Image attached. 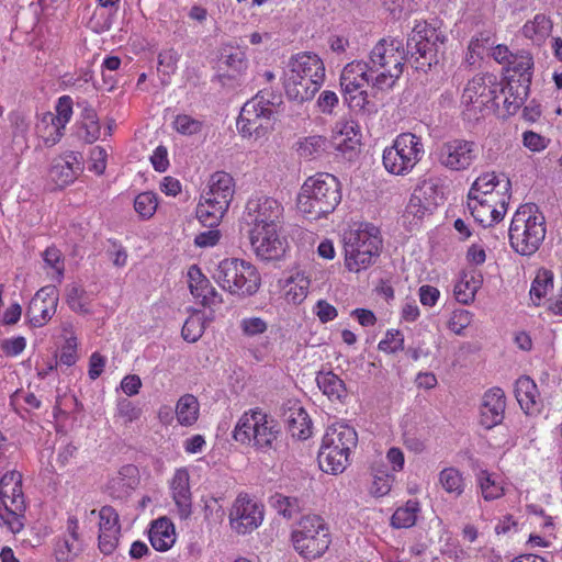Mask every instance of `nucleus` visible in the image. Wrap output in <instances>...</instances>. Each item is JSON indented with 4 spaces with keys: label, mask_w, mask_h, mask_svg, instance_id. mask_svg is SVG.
I'll use <instances>...</instances> for the list:
<instances>
[{
    "label": "nucleus",
    "mask_w": 562,
    "mask_h": 562,
    "mask_svg": "<svg viewBox=\"0 0 562 562\" xmlns=\"http://www.w3.org/2000/svg\"><path fill=\"white\" fill-rule=\"evenodd\" d=\"M289 428L292 436L299 439H307L312 435L311 420L303 408L297 409L296 417L291 415Z\"/></svg>",
    "instance_id": "obj_47"
},
{
    "label": "nucleus",
    "mask_w": 562,
    "mask_h": 562,
    "mask_svg": "<svg viewBox=\"0 0 562 562\" xmlns=\"http://www.w3.org/2000/svg\"><path fill=\"white\" fill-rule=\"evenodd\" d=\"M546 234V216L537 204L526 203L516 210L508 229L509 243L516 252L522 256L535 254Z\"/></svg>",
    "instance_id": "obj_3"
},
{
    "label": "nucleus",
    "mask_w": 562,
    "mask_h": 562,
    "mask_svg": "<svg viewBox=\"0 0 562 562\" xmlns=\"http://www.w3.org/2000/svg\"><path fill=\"white\" fill-rule=\"evenodd\" d=\"M521 31L525 37L541 43L550 35L552 21L544 14H537L533 20L525 23Z\"/></svg>",
    "instance_id": "obj_36"
},
{
    "label": "nucleus",
    "mask_w": 562,
    "mask_h": 562,
    "mask_svg": "<svg viewBox=\"0 0 562 562\" xmlns=\"http://www.w3.org/2000/svg\"><path fill=\"white\" fill-rule=\"evenodd\" d=\"M404 335L398 329H387L379 341L378 349L386 355H393L404 349Z\"/></svg>",
    "instance_id": "obj_45"
},
{
    "label": "nucleus",
    "mask_w": 562,
    "mask_h": 562,
    "mask_svg": "<svg viewBox=\"0 0 562 562\" xmlns=\"http://www.w3.org/2000/svg\"><path fill=\"white\" fill-rule=\"evenodd\" d=\"M157 198L153 192L139 193L134 200V209L142 218H150L157 210Z\"/></svg>",
    "instance_id": "obj_50"
},
{
    "label": "nucleus",
    "mask_w": 562,
    "mask_h": 562,
    "mask_svg": "<svg viewBox=\"0 0 562 562\" xmlns=\"http://www.w3.org/2000/svg\"><path fill=\"white\" fill-rule=\"evenodd\" d=\"M228 209L202 199L196 206V217L206 227L217 226Z\"/></svg>",
    "instance_id": "obj_37"
},
{
    "label": "nucleus",
    "mask_w": 562,
    "mask_h": 562,
    "mask_svg": "<svg viewBox=\"0 0 562 562\" xmlns=\"http://www.w3.org/2000/svg\"><path fill=\"white\" fill-rule=\"evenodd\" d=\"M440 486L453 497H460L465 491V479L462 472L454 467H447L438 474Z\"/></svg>",
    "instance_id": "obj_34"
},
{
    "label": "nucleus",
    "mask_w": 562,
    "mask_h": 562,
    "mask_svg": "<svg viewBox=\"0 0 562 562\" xmlns=\"http://www.w3.org/2000/svg\"><path fill=\"white\" fill-rule=\"evenodd\" d=\"M169 490L179 517L188 518L192 512V493L190 473L187 468H179L175 471L169 480Z\"/></svg>",
    "instance_id": "obj_20"
},
{
    "label": "nucleus",
    "mask_w": 562,
    "mask_h": 562,
    "mask_svg": "<svg viewBox=\"0 0 562 562\" xmlns=\"http://www.w3.org/2000/svg\"><path fill=\"white\" fill-rule=\"evenodd\" d=\"M510 180L505 175L497 176L495 172H486L474 181L468 196L499 199L502 194H510Z\"/></svg>",
    "instance_id": "obj_22"
},
{
    "label": "nucleus",
    "mask_w": 562,
    "mask_h": 562,
    "mask_svg": "<svg viewBox=\"0 0 562 562\" xmlns=\"http://www.w3.org/2000/svg\"><path fill=\"white\" fill-rule=\"evenodd\" d=\"M434 191L435 184L432 182H424L423 186L414 191L407 205V212L412 213L416 217H423L427 211H430L432 205L437 204L435 201L429 202L426 196L428 192Z\"/></svg>",
    "instance_id": "obj_35"
},
{
    "label": "nucleus",
    "mask_w": 562,
    "mask_h": 562,
    "mask_svg": "<svg viewBox=\"0 0 562 562\" xmlns=\"http://www.w3.org/2000/svg\"><path fill=\"white\" fill-rule=\"evenodd\" d=\"M280 435L278 422L260 408L245 412L233 430L237 442L263 453L277 448Z\"/></svg>",
    "instance_id": "obj_4"
},
{
    "label": "nucleus",
    "mask_w": 562,
    "mask_h": 562,
    "mask_svg": "<svg viewBox=\"0 0 562 562\" xmlns=\"http://www.w3.org/2000/svg\"><path fill=\"white\" fill-rule=\"evenodd\" d=\"M82 171V165L75 153H70L65 159L54 162L49 170V177L58 187L71 183Z\"/></svg>",
    "instance_id": "obj_28"
},
{
    "label": "nucleus",
    "mask_w": 562,
    "mask_h": 562,
    "mask_svg": "<svg viewBox=\"0 0 562 562\" xmlns=\"http://www.w3.org/2000/svg\"><path fill=\"white\" fill-rule=\"evenodd\" d=\"M507 70L518 75L515 85L530 88L533 70L532 55L525 49L518 50L507 65Z\"/></svg>",
    "instance_id": "obj_32"
},
{
    "label": "nucleus",
    "mask_w": 562,
    "mask_h": 562,
    "mask_svg": "<svg viewBox=\"0 0 562 562\" xmlns=\"http://www.w3.org/2000/svg\"><path fill=\"white\" fill-rule=\"evenodd\" d=\"M283 211L282 204L273 198L254 196L246 204L244 220L252 228L280 227Z\"/></svg>",
    "instance_id": "obj_12"
},
{
    "label": "nucleus",
    "mask_w": 562,
    "mask_h": 562,
    "mask_svg": "<svg viewBox=\"0 0 562 562\" xmlns=\"http://www.w3.org/2000/svg\"><path fill=\"white\" fill-rule=\"evenodd\" d=\"M554 291V283H532L529 294L535 305H540L544 297H549Z\"/></svg>",
    "instance_id": "obj_63"
},
{
    "label": "nucleus",
    "mask_w": 562,
    "mask_h": 562,
    "mask_svg": "<svg viewBox=\"0 0 562 562\" xmlns=\"http://www.w3.org/2000/svg\"><path fill=\"white\" fill-rule=\"evenodd\" d=\"M446 36L441 31L420 21L415 24L407 38V50L402 41L393 37L380 40L370 53V72L378 75L372 86L379 90L392 89L403 74L406 57L416 70L427 72L439 63V52Z\"/></svg>",
    "instance_id": "obj_1"
},
{
    "label": "nucleus",
    "mask_w": 562,
    "mask_h": 562,
    "mask_svg": "<svg viewBox=\"0 0 562 562\" xmlns=\"http://www.w3.org/2000/svg\"><path fill=\"white\" fill-rule=\"evenodd\" d=\"M0 527H8L14 533L23 528L21 517L26 509L22 491V474L9 471L0 479Z\"/></svg>",
    "instance_id": "obj_9"
},
{
    "label": "nucleus",
    "mask_w": 562,
    "mask_h": 562,
    "mask_svg": "<svg viewBox=\"0 0 562 562\" xmlns=\"http://www.w3.org/2000/svg\"><path fill=\"white\" fill-rule=\"evenodd\" d=\"M149 541L157 551L165 552L176 542V530L170 519L160 517L151 522Z\"/></svg>",
    "instance_id": "obj_29"
},
{
    "label": "nucleus",
    "mask_w": 562,
    "mask_h": 562,
    "mask_svg": "<svg viewBox=\"0 0 562 562\" xmlns=\"http://www.w3.org/2000/svg\"><path fill=\"white\" fill-rule=\"evenodd\" d=\"M99 119L81 123L79 137L88 144L94 143L100 137Z\"/></svg>",
    "instance_id": "obj_61"
},
{
    "label": "nucleus",
    "mask_w": 562,
    "mask_h": 562,
    "mask_svg": "<svg viewBox=\"0 0 562 562\" xmlns=\"http://www.w3.org/2000/svg\"><path fill=\"white\" fill-rule=\"evenodd\" d=\"M345 266L349 271L359 272L378 259L382 248L380 229L369 223L345 232Z\"/></svg>",
    "instance_id": "obj_6"
},
{
    "label": "nucleus",
    "mask_w": 562,
    "mask_h": 562,
    "mask_svg": "<svg viewBox=\"0 0 562 562\" xmlns=\"http://www.w3.org/2000/svg\"><path fill=\"white\" fill-rule=\"evenodd\" d=\"M270 506L284 518H293L300 510L297 498L276 493L269 498Z\"/></svg>",
    "instance_id": "obj_44"
},
{
    "label": "nucleus",
    "mask_w": 562,
    "mask_h": 562,
    "mask_svg": "<svg viewBox=\"0 0 562 562\" xmlns=\"http://www.w3.org/2000/svg\"><path fill=\"white\" fill-rule=\"evenodd\" d=\"M295 551L308 560L321 558L331 543L328 524L318 515L303 516L292 530Z\"/></svg>",
    "instance_id": "obj_7"
},
{
    "label": "nucleus",
    "mask_w": 562,
    "mask_h": 562,
    "mask_svg": "<svg viewBox=\"0 0 562 562\" xmlns=\"http://www.w3.org/2000/svg\"><path fill=\"white\" fill-rule=\"evenodd\" d=\"M506 407L505 393L499 387H493L483 395L480 407V420L482 426L491 429L504 419Z\"/></svg>",
    "instance_id": "obj_21"
},
{
    "label": "nucleus",
    "mask_w": 562,
    "mask_h": 562,
    "mask_svg": "<svg viewBox=\"0 0 562 562\" xmlns=\"http://www.w3.org/2000/svg\"><path fill=\"white\" fill-rule=\"evenodd\" d=\"M280 227L251 228L250 244L255 252L262 260H276L284 254V243L278 235Z\"/></svg>",
    "instance_id": "obj_16"
},
{
    "label": "nucleus",
    "mask_w": 562,
    "mask_h": 562,
    "mask_svg": "<svg viewBox=\"0 0 562 562\" xmlns=\"http://www.w3.org/2000/svg\"><path fill=\"white\" fill-rule=\"evenodd\" d=\"M67 302L71 310L76 312H87L89 296L86 294L81 285L72 283L67 290Z\"/></svg>",
    "instance_id": "obj_53"
},
{
    "label": "nucleus",
    "mask_w": 562,
    "mask_h": 562,
    "mask_svg": "<svg viewBox=\"0 0 562 562\" xmlns=\"http://www.w3.org/2000/svg\"><path fill=\"white\" fill-rule=\"evenodd\" d=\"M115 416L124 424H130L140 416V409L127 398H120L116 403Z\"/></svg>",
    "instance_id": "obj_56"
},
{
    "label": "nucleus",
    "mask_w": 562,
    "mask_h": 562,
    "mask_svg": "<svg viewBox=\"0 0 562 562\" xmlns=\"http://www.w3.org/2000/svg\"><path fill=\"white\" fill-rule=\"evenodd\" d=\"M65 342L60 349L59 355V363L65 364L67 367L74 366L78 360V340L74 335L72 326L70 324H65L63 327Z\"/></svg>",
    "instance_id": "obj_43"
},
{
    "label": "nucleus",
    "mask_w": 562,
    "mask_h": 562,
    "mask_svg": "<svg viewBox=\"0 0 562 562\" xmlns=\"http://www.w3.org/2000/svg\"><path fill=\"white\" fill-rule=\"evenodd\" d=\"M273 101L257 94L247 101L237 119V128L244 137H263L272 127Z\"/></svg>",
    "instance_id": "obj_10"
},
{
    "label": "nucleus",
    "mask_w": 562,
    "mask_h": 562,
    "mask_svg": "<svg viewBox=\"0 0 562 562\" xmlns=\"http://www.w3.org/2000/svg\"><path fill=\"white\" fill-rule=\"evenodd\" d=\"M509 200L510 194L506 193L502 194L499 199L468 196V209L477 223L487 227L504 218Z\"/></svg>",
    "instance_id": "obj_15"
},
{
    "label": "nucleus",
    "mask_w": 562,
    "mask_h": 562,
    "mask_svg": "<svg viewBox=\"0 0 562 562\" xmlns=\"http://www.w3.org/2000/svg\"><path fill=\"white\" fill-rule=\"evenodd\" d=\"M370 66L364 61L347 64L340 75V87L344 95L361 90L370 80Z\"/></svg>",
    "instance_id": "obj_25"
},
{
    "label": "nucleus",
    "mask_w": 562,
    "mask_h": 562,
    "mask_svg": "<svg viewBox=\"0 0 562 562\" xmlns=\"http://www.w3.org/2000/svg\"><path fill=\"white\" fill-rule=\"evenodd\" d=\"M234 193L235 184L233 177L225 171H216L211 176L209 190L202 195V199L228 209Z\"/></svg>",
    "instance_id": "obj_23"
},
{
    "label": "nucleus",
    "mask_w": 562,
    "mask_h": 562,
    "mask_svg": "<svg viewBox=\"0 0 562 562\" xmlns=\"http://www.w3.org/2000/svg\"><path fill=\"white\" fill-rule=\"evenodd\" d=\"M106 158L108 154L104 148L100 146L93 147L90 151V170L94 171L97 175H103L106 168Z\"/></svg>",
    "instance_id": "obj_62"
},
{
    "label": "nucleus",
    "mask_w": 562,
    "mask_h": 562,
    "mask_svg": "<svg viewBox=\"0 0 562 562\" xmlns=\"http://www.w3.org/2000/svg\"><path fill=\"white\" fill-rule=\"evenodd\" d=\"M318 390L331 403H346L348 389L345 381L331 370H321L315 378Z\"/></svg>",
    "instance_id": "obj_24"
},
{
    "label": "nucleus",
    "mask_w": 562,
    "mask_h": 562,
    "mask_svg": "<svg viewBox=\"0 0 562 562\" xmlns=\"http://www.w3.org/2000/svg\"><path fill=\"white\" fill-rule=\"evenodd\" d=\"M515 396L520 407L527 414H532L538 409L537 406L540 394L537 384L529 376L522 375L517 379L515 383Z\"/></svg>",
    "instance_id": "obj_30"
},
{
    "label": "nucleus",
    "mask_w": 562,
    "mask_h": 562,
    "mask_svg": "<svg viewBox=\"0 0 562 562\" xmlns=\"http://www.w3.org/2000/svg\"><path fill=\"white\" fill-rule=\"evenodd\" d=\"M424 153L422 137L409 132L401 133L393 145L383 150V166L392 175L406 176L422 160Z\"/></svg>",
    "instance_id": "obj_8"
},
{
    "label": "nucleus",
    "mask_w": 562,
    "mask_h": 562,
    "mask_svg": "<svg viewBox=\"0 0 562 562\" xmlns=\"http://www.w3.org/2000/svg\"><path fill=\"white\" fill-rule=\"evenodd\" d=\"M82 549L80 538L66 536L56 544V555L59 561H67L76 557Z\"/></svg>",
    "instance_id": "obj_49"
},
{
    "label": "nucleus",
    "mask_w": 562,
    "mask_h": 562,
    "mask_svg": "<svg viewBox=\"0 0 562 562\" xmlns=\"http://www.w3.org/2000/svg\"><path fill=\"white\" fill-rule=\"evenodd\" d=\"M121 526L116 510L111 506H103L99 510V537L98 546L100 551L105 554H112L120 541Z\"/></svg>",
    "instance_id": "obj_17"
},
{
    "label": "nucleus",
    "mask_w": 562,
    "mask_h": 562,
    "mask_svg": "<svg viewBox=\"0 0 562 562\" xmlns=\"http://www.w3.org/2000/svg\"><path fill=\"white\" fill-rule=\"evenodd\" d=\"M285 75L292 78H307L314 80L325 79V66L322 58L312 52H302L290 57Z\"/></svg>",
    "instance_id": "obj_19"
},
{
    "label": "nucleus",
    "mask_w": 562,
    "mask_h": 562,
    "mask_svg": "<svg viewBox=\"0 0 562 562\" xmlns=\"http://www.w3.org/2000/svg\"><path fill=\"white\" fill-rule=\"evenodd\" d=\"M356 429L344 423L327 427L318 452V462L326 473H342L350 461V453L357 447Z\"/></svg>",
    "instance_id": "obj_5"
},
{
    "label": "nucleus",
    "mask_w": 562,
    "mask_h": 562,
    "mask_svg": "<svg viewBox=\"0 0 562 562\" xmlns=\"http://www.w3.org/2000/svg\"><path fill=\"white\" fill-rule=\"evenodd\" d=\"M324 81L307 78H292L290 75L283 74V87L286 97L291 101L303 103L314 98Z\"/></svg>",
    "instance_id": "obj_26"
},
{
    "label": "nucleus",
    "mask_w": 562,
    "mask_h": 562,
    "mask_svg": "<svg viewBox=\"0 0 562 562\" xmlns=\"http://www.w3.org/2000/svg\"><path fill=\"white\" fill-rule=\"evenodd\" d=\"M190 292L196 303L204 307L214 308L222 303L221 293L212 285V283H189Z\"/></svg>",
    "instance_id": "obj_40"
},
{
    "label": "nucleus",
    "mask_w": 562,
    "mask_h": 562,
    "mask_svg": "<svg viewBox=\"0 0 562 562\" xmlns=\"http://www.w3.org/2000/svg\"><path fill=\"white\" fill-rule=\"evenodd\" d=\"M497 89L498 86L493 82L492 76L477 75L469 80L461 95L464 114L469 119L479 120L485 110L498 108Z\"/></svg>",
    "instance_id": "obj_11"
},
{
    "label": "nucleus",
    "mask_w": 562,
    "mask_h": 562,
    "mask_svg": "<svg viewBox=\"0 0 562 562\" xmlns=\"http://www.w3.org/2000/svg\"><path fill=\"white\" fill-rule=\"evenodd\" d=\"M43 260L47 267H50L54 270L53 277H64V258L61 251L57 247H47L46 250L43 252Z\"/></svg>",
    "instance_id": "obj_54"
},
{
    "label": "nucleus",
    "mask_w": 562,
    "mask_h": 562,
    "mask_svg": "<svg viewBox=\"0 0 562 562\" xmlns=\"http://www.w3.org/2000/svg\"><path fill=\"white\" fill-rule=\"evenodd\" d=\"M394 483V476L386 471L378 470L373 473L370 493L375 497H382L390 493Z\"/></svg>",
    "instance_id": "obj_51"
},
{
    "label": "nucleus",
    "mask_w": 562,
    "mask_h": 562,
    "mask_svg": "<svg viewBox=\"0 0 562 562\" xmlns=\"http://www.w3.org/2000/svg\"><path fill=\"white\" fill-rule=\"evenodd\" d=\"M205 330V322L199 316L189 317L182 326V337L188 342L198 341Z\"/></svg>",
    "instance_id": "obj_52"
},
{
    "label": "nucleus",
    "mask_w": 562,
    "mask_h": 562,
    "mask_svg": "<svg viewBox=\"0 0 562 562\" xmlns=\"http://www.w3.org/2000/svg\"><path fill=\"white\" fill-rule=\"evenodd\" d=\"M515 76H510L508 79L507 87L505 89H501L502 92L507 90V94L504 99V108L508 114H515L524 101L529 95L530 88L520 87L515 85Z\"/></svg>",
    "instance_id": "obj_39"
},
{
    "label": "nucleus",
    "mask_w": 562,
    "mask_h": 562,
    "mask_svg": "<svg viewBox=\"0 0 562 562\" xmlns=\"http://www.w3.org/2000/svg\"><path fill=\"white\" fill-rule=\"evenodd\" d=\"M341 184L327 172L308 177L297 194L296 207L310 221L331 214L341 202Z\"/></svg>",
    "instance_id": "obj_2"
},
{
    "label": "nucleus",
    "mask_w": 562,
    "mask_h": 562,
    "mask_svg": "<svg viewBox=\"0 0 562 562\" xmlns=\"http://www.w3.org/2000/svg\"><path fill=\"white\" fill-rule=\"evenodd\" d=\"M137 468L133 464L122 467L108 482L106 488L110 494L117 498L127 494L137 484Z\"/></svg>",
    "instance_id": "obj_31"
},
{
    "label": "nucleus",
    "mask_w": 562,
    "mask_h": 562,
    "mask_svg": "<svg viewBox=\"0 0 562 562\" xmlns=\"http://www.w3.org/2000/svg\"><path fill=\"white\" fill-rule=\"evenodd\" d=\"M218 280L223 281H256L259 279L257 269L243 259H226L218 267Z\"/></svg>",
    "instance_id": "obj_27"
},
{
    "label": "nucleus",
    "mask_w": 562,
    "mask_h": 562,
    "mask_svg": "<svg viewBox=\"0 0 562 562\" xmlns=\"http://www.w3.org/2000/svg\"><path fill=\"white\" fill-rule=\"evenodd\" d=\"M267 328V323L260 317H248L240 321V329L246 336L263 334Z\"/></svg>",
    "instance_id": "obj_59"
},
{
    "label": "nucleus",
    "mask_w": 562,
    "mask_h": 562,
    "mask_svg": "<svg viewBox=\"0 0 562 562\" xmlns=\"http://www.w3.org/2000/svg\"><path fill=\"white\" fill-rule=\"evenodd\" d=\"M338 101V95L334 91L325 90L319 94L317 105L323 113L330 114Z\"/></svg>",
    "instance_id": "obj_64"
},
{
    "label": "nucleus",
    "mask_w": 562,
    "mask_h": 562,
    "mask_svg": "<svg viewBox=\"0 0 562 562\" xmlns=\"http://www.w3.org/2000/svg\"><path fill=\"white\" fill-rule=\"evenodd\" d=\"M175 128L183 135H193L201 132L202 123L187 114H180L175 120Z\"/></svg>",
    "instance_id": "obj_57"
},
{
    "label": "nucleus",
    "mask_w": 562,
    "mask_h": 562,
    "mask_svg": "<svg viewBox=\"0 0 562 562\" xmlns=\"http://www.w3.org/2000/svg\"><path fill=\"white\" fill-rule=\"evenodd\" d=\"M473 319V314L467 310H456L452 312L449 322L448 328L453 331L456 335H463L465 328L470 326Z\"/></svg>",
    "instance_id": "obj_55"
},
{
    "label": "nucleus",
    "mask_w": 562,
    "mask_h": 562,
    "mask_svg": "<svg viewBox=\"0 0 562 562\" xmlns=\"http://www.w3.org/2000/svg\"><path fill=\"white\" fill-rule=\"evenodd\" d=\"M345 99L348 102L350 109L356 112L366 115L376 113L375 104L369 101L368 93L363 89L358 90L355 93H348V95H345Z\"/></svg>",
    "instance_id": "obj_46"
},
{
    "label": "nucleus",
    "mask_w": 562,
    "mask_h": 562,
    "mask_svg": "<svg viewBox=\"0 0 562 562\" xmlns=\"http://www.w3.org/2000/svg\"><path fill=\"white\" fill-rule=\"evenodd\" d=\"M72 99L69 95H63L58 99V103L56 105V112L57 114L55 116H50V126L48 128L53 130V132L49 133V137H47L46 142H52V144H55L60 139V137L64 134V130L66 124L69 122L71 114H72Z\"/></svg>",
    "instance_id": "obj_33"
},
{
    "label": "nucleus",
    "mask_w": 562,
    "mask_h": 562,
    "mask_svg": "<svg viewBox=\"0 0 562 562\" xmlns=\"http://www.w3.org/2000/svg\"><path fill=\"white\" fill-rule=\"evenodd\" d=\"M420 512V504L416 499H408L404 506L398 507L391 518L394 528H409L416 524L417 515Z\"/></svg>",
    "instance_id": "obj_38"
},
{
    "label": "nucleus",
    "mask_w": 562,
    "mask_h": 562,
    "mask_svg": "<svg viewBox=\"0 0 562 562\" xmlns=\"http://www.w3.org/2000/svg\"><path fill=\"white\" fill-rule=\"evenodd\" d=\"M57 291L55 285L48 284L36 292L29 304L27 316L35 327L43 326L56 312Z\"/></svg>",
    "instance_id": "obj_18"
},
{
    "label": "nucleus",
    "mask_w": 562,
    "mask_h": 562,
    "mask_svg": "<svg viewBox=\"0 0 562 562\" xmlns=\"http://www.w3.org/2000/svg\"><path fill=\"white\" fill-rule=\"evenodd\" d=\"M476 482L481 490L482 497L487 501H495L504 495V487L501 482L486 471L481 470L476 475Z\"/></svg>",
    "instance_id": "obj_42"
},
{
    "label": "nucleus",
    "mask_w": 562,
    "mask_h": 562,
    "mask_svg": "<svg viewBox=\"0 0 562 562\" xmlns=\"http://www.w3.org/2000/svg\"><path fill=\"white\" fill-rule=\"evenodd\" d=\"M326 149V138L319 135H314L304 138L299 143L297 153L301 157L312 158L321 155Z\"/></svg>",
    "instance_id": "obj_48"
},
{
    "label": "nucleus",
    "mask_w": 562,
    "mask_h": 562,
    "mask_svg": "<svg viewBox=\"0 0 562 562\" xmlns=\"http://www.w3.org/2000/svg\"><path fill=\"white\" fill-rule=\"evenodd\" d=\"M263 520L262 507L248 495H238L229 512V525L239 535L257 529Z\"/></svg>",
    "instance_id": "obj_13"
},
{
    "label": "nucleus",
    "mask_w": 562,
    "mask_h": 562,
    "mask_svg": "<svg viewBox=\"0 0 562 562\" xmlns=\"http://www.w3.org/2000/svg\"><path fill=\"white\" fill-rule=\"evenodd\" d=\"M476 155V144L467 139H451L438 148L440 165L453 171L468 169L475 160Z\"/></svg>",
    "instance_id": "obj_14"
},
{
    "label": "nucleus",
    "mask_w": 562,
    "mask_h": 562,
    "mask_svg": "<svg viewBox=\"0 0 562 562\" xmlns=\"http://www.w3.org/2000/svg\"><path fill=\"white\" fill-rule=\"evenodd\" d=\"M477 283H454L453 294L458 302L469 304L474 300Z\"/></svg>",
    "instance_id": "obj_60"
},
{
    "label": "nucleus",
    "mask_w": 562,
    "mask_h": 562,
    "mask_svg": "<svg viewBox=\"0 0 562 562\" xmlns=\"http://www.w3.org/2000/svg\"><path fill=\"white\" fill-rule=\"evenodd\" d=\"M176 415L179 424L183 426L193 425L199 416V403L196 398L190 394L181 396L177 403Z\"/></svg>",
    "instance_id": "obj_41"
},
{
    "label": "nucleus",
    "mask_w": 562,
    "mask_h": 562,
    "mask_svg": "<svg viewBox=\"0 0 562 562\" xmlns=\"http://www.w3.org/2000/svg\"><path fill=\"white\" fill-rule=\"evenodd\" d=\"M180 55L173 48H168L159 53L158 65L162 67L165 74H173L177 69Z\"/></svg>",
    "instance_id": "obj_58"
}]
</instances>
